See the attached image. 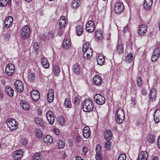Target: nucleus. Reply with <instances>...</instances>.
Wrapping results in <instances>:
<instances>
[{"mask_svg": "<svg viewBox=\"0 0 160 160\" xmlns=\"http://www.w3.org/2000/svg\"><path fill=\"white\" fill-rule=\"evenodd\" d=\"M82 108L84 112H90L93 108V103L89 99H85L82 102Z\"/></svg>", "mask_w": 160, "mask_h": 160, "instance_id": "nucleus-1", "label": "nucleus"}, {"mask_svg": "<svg viewBox=\"0 0 160 160\" xmlns=\"http://www.w3.org/2000/svg\"><path fill=\"white\" fill-rule=\"evenodd\" d=\"M124 118L125 115L123 109L118 108L117 110L115 116L116 122L119 124L122 123L124 121Z\"/></svg>", "mask_w": 160, "mask_h": 160, "instance_id": "nucleus-2", "label": "nucleus"}, {"mask_svg": "<svg viewBox=\"0 0 160 160\" xmlns=\"http://www.w3.org/2000/svg\"><path fill=\"white\" fill-rule=\"evenodd\" d=\"M30 31L29 27L27 25L23 27L21 32V38L23 39H26L28 38L30 33Z\"/></svg>", "mask_w": 160, "mask_h": 160, "instance_id": "nucleus-3", "label": "nucleus"}, {"mask_svg": "<svg viewBox=\"0 0 160 160\" xmlns=\"http://www.w3.org/2000/svg\"><path fill=\"white\" fill-rule=\"evenodd\" d=\"M6 123L11 130L16 129L18 127V122L14 119L9 118L7 120Z\"/></svg>", "mask_w": 160, "mask_h": 160, "instance_id": "nucleus-4", "label": "nucleus"}, {"mask_svg": "<svg viewBox=\"0 0 160 160\" xmlns=\"http://www.w3.org/2000/svg\"><path fill=\"white\" fill-rule=\"evenodd\" d=\"M124 9V5L122 3L117 2L114 5V10L115 12L117 14L120 13L122 12Z\"/></svg>", "mask_w": 160, "mask_h": 160, "instance_id": "nucleus-5", "label": "nucleus"}, {"mask_svg": "<svg viewBox=\"0 0 160 160\" xmlns=\"http://www.w3.org/2000/svg\"><path fill=\"white\" fill-rule=\"evenodd\" d=\"M14 66L12 63L8 64L6 67L5 72L8 76L12 75L15 72Z\"/></svg>", "mask_w": 160, "mask_h": 160, "instance_id": "nucleus-6", "label": "nucleus"}, {"mask_svg": "<svg viewBox=\"0 0 160 160\" xmlns=\"http://www.w3.org/2000/svg\"><path fill=\"white\" fill-rule=\"evenodd\" d=\"M94 98L95 102L99 105H102L105 102L104 97L101 94H96L94 96Z\"/></svg>", "mask_w": 160, "mask_h": 160, "instance_id": "nucleus-7", "label": "nucleus"}, {"mask_svg": "<svg viewBox=\"0 0 160 160\" xmlns=\"http://www.w3.org/2000/svg\"><path fill=\"white\" fill-rule=\"evenodd\" d=\"M23 153L24 152L22 150L15 151L13 153V158L16 160H19L22 157Z\"/></svg>", "mask_w": 160, "mask_h": 160, "instance_id": "nucleus-8", "label": "nucleus"}, {"mask_svg": "<svg viewBox=\"0 0 160 160\" xmlns=\"http://www.w3.org/2000/svg\"><path fill=\"white\" fill-rule=\"evenodd\" d=\"M86 30L89 32H93L95 29V24L92 21H89L88 22L86 25Z\"/></svg>", "mask_w": 160, "mask_h": 160, "instance_id": "nucleus-9", "label": "nucleus"}, {"mask_svg": "<svg viewBox=\"0 0 160 160\" xmlns=\"http://www.w3.org/2000/svg\"><path fill=\"white\" fill-rule=\"evenodd\" d=\"M16 88L17 91L19 92H22L24 89L23 85L22 82L19 80H16L14 83Z\"/></svg>", "mask_w": 160, "mask_h": 160, "instance_id": "nucleus-10", "label": "nucleus"}, {"mask_svg": "<svg viewBox=\"0 0 160 160\" xmlns=\"http://www.w3.org/2000/svg\"><path fill=\"white\" fill-rule=\"evenodd\" d=\"M147 30V26L145 25H142L139 27L138 31V35L139 36L144 35Z\"/></svg>", "mask_w": 160, "mask_h": 160, "instance_id": "nucleus-11", "label": "nucleus"}, {"mask_svg": "<svg viewBox=\"0 0 160 160\" xmlns=\"http://www.w3.org/2000/svg\"><path fill=\"white\" fill-rule=\"evenodd\" d=\"M67 22L68 20L65 18L64 17H61L59 20V28H65Z\"/></svg>", "mask_w": 160, "mask_h": 160, "instance_id": "nucleus-12", "label": "nucleus"}, {"mask_svg": "<svg viewBox=\"0 0 160 160\" xmlns=\"http://www.w3.org/2000/svg\"><path fill=\"white\" fill-rule=\"evenodd\" d=\"M54 91L52 89H49L47 93V98L48 101L49 102H52L54 99Z\"/></svg>", "mask_w": 160, "mask_h": 160, "instance_id": "nucleus-13", "label": "nucleus"}, {"mask_svg": "<svg viewBox=\"0 0 160 160\" xmlns=\"http://www.w3.org/2000/svg\"><path fill=\"white\" fill-rule=\"evenodd\" d=\"M157 94V91L154 88L150 90L149 95L150 101H153L156 99Z\"/></svg>", "mask_w": 160, "mask_h": 160, "instance_id": "nucleus-14", "label": "nucleus"}, {"mask_svg": "<svg viewBox=\"0 0 160 160\" xmlns=\"http://www.w3.org/2000/svg\"><path fill=\"white\" fill-rule=\"evenodd\" d=\"M91 133V131L88 126H86L83 128V135L84 138H89L90 136Z\"/></svg>", "mask_w": 160, "mask_h": 160, "instance_id": "nucleus-15", "label": "nucleus"}, {"mask_svg": "<svg viewBox=\"0 0 160 160\" xmlns=\"http://www.w3.org/2000/svg\"><path fill=\"white\" fill-rule=\"evenodd\" d=\"M5 91L8 96L12 97L14 95V91L12 88L10 86H7L5 87Z\"/></svg>", "mask_w": 160, "mask_h": 160, "instance_id": "nucleus-16", "label": "nucleus"}, {"mask_svg": "<svg viewBox=\"0 0 160 160\" xmlns=\"http://www.w3.org/2000/svg\"><path fill=\"white\" fill-rule=\"evenodd\" d=\"M154 119L156 123H158L160 122V109H158L154 112Z\"/></svg>", "mask_w": 160, "mask_h": 160, "instance_id": "nucleus-17", "label": "nucleus"}, {"mask_svg": "<svg viewBox=\"0 0 160 160\" xmlns=\"http://www.w3.org/2000/svg\"><path fill=\"white\" fill-rule=\"evenodd\" d=\"M13 19L11 16H8L6 18L4 21V24L7 28H9L12 24Z\"/></svg>", "mask_w": 160, "mask_h": 160, "instance_id": "nucleus-18", "label": "nucleus"}, {"mask_svg": "<svg viewBox=\"0 0 160 160\" xmlns=\"http://www.w3.org/2000/svg\"><path fill=\"white\" fill-rule=\"evenodd\" d=\"M153 0H145L143 3V7L146 10L150 9L152 6Z\"/></svg>", "mask_w": 160, "mask_h": 160, "instance_id": "nucleus-19", "label": "nucleus"}, {"mask_svg": "<svg viewBox=\"0 0 160 160\" xmlns=\"http://www.w3.org/2000/svg\"><path fill=\"white\" fill-rule=\"evenodd\" d=\"M105 59L104 56L102 54H99L97 57V61L98 64L100 65H102L104 62Z\"/></svg>", "mask_w": 160, "mask_h": 160, "instance_id": "nucleus-20", "label": "nucleus"}, {"mask_svg": "<svg viewBox=\"0 0 160 160\" xmlns=\"http://www.w3.org/2000/svg\"><path fill=\"white\" fill-rule=\"evenodd\" d=\"M93 81L95 84L97 85H100L102 82L101 77L99 75H96L93 78Z\"/></svg>", "mask_w": 160, "mask_h": 160, "instance_id": "nucleus-21", "label": "nucleus"}, {"mask_svg": "<svg viewBox=\"0 0 160 160\" xmlns=\"http://www.w3.org/2000/svg\"><path fill=\"white\" fill-rule=\"evenodd\" d=\"M71 44L70 40L68 38H65L63 41L62 46L64 48L67 49L69 48Z\"/></svg>", "mask_w": 160, "mask_h": 160, "instance_id": "nucleus-22", "label": "nucleus"}, {"mask_svg": "<svg viewBox=\"0 0 160 160\" xmlns=\"http://www.w3.org/2000/svg\"><path fill=\"white\" fill-rule=\"evenodd\" d=\"M41 62L43 67L45 68H48L49 66V63L47 58L45 57L41 58Z\"/></svg>", "mask_w": 160, "mask_h": 160, "instance_id": "nucleus-23", "label": "nucleus"}, {"mask_svg": "<svg viewBox=\"0 0 160 160\" xmlns=\"http://www.w3.org/2000/svg\"><path fill=\"white\" fill-rule=\"evenodd\" d=\"M72 70L76 74H79L81 71L80 65L77 63L74 64L73 66Z\"/></svg>", "mask_w": 160, "mask_h": 160, "instance_id": "nucleus-24", "label": "nucleus"}, {"mask_svg": "<svg viewBox=\"0 0 160 160\" xmlns=\"http://www.w3.org/2000/svg\"><path fill=\"white\" fill-rule=\"evenodd\" d=\"M105 138L107 140H110L112 136V132L109 130H107L104 132Z\"/></svg>", "mask_w": 160, "mask_h": 160, "instance_id": "nucleus-25", "label": "nucleus"}, {"mask_svg": "<svg viewBox=\"0 0 160 160\" xmlns=\"http://www.w3.org/2000/svg\"><path fill=\"white\" fill-rule=\"evenodd\" d=\"M83 29L81 25H78L76 27V32L77 35L80 36L82 35L83 32Z\"/></svg>", "mask_w": 160, "mask_h": 160, "instance_id": "nucleus-26", "label": "nucleus"}, {"mask_svg": "<svg viewBox=\"0 0 160 160\" xmlns=\"http://www.w3.org/2000/svg\"><path fill=\"white\" fill-rule=\"evenodd\" d=\"M52 71L54 75L57 77L59 75L60 70L58 66L54 65L53 67Z\"/></svg>", "mask_w": 160, "mask_h": 160, "instance_id": "nucleus-27", "label": "nucleus"}, {"mask_svg": "<svg viewBox=\"0 0 160 160\" xmlns=\"http://www.w3.org/2000/svg\"><path fill=\"white\" fill-rule=\"evenodd\" d=\"M43 141L46 143H51L53 142V138L50 136L48 135L44 137Z\"/></svg>", "mask_w": 160, "mask_h": 160, "instance_id": "nucleus-28", "label": "nucleus"}, {"mask_svg": "<svg viewBox=\"0 0 160 160\" xmlns=\"http://www.w3.org/2000/svg\"><path fill=\"white\" fill-rule=\"evenodd\" d=\"M148 154L147 151H141L138 156V157L147 159Z\"/></svg>", "mask_w": 160, "mask_h": 160, "instance_id": "nucleus-29", "label": "nucleus"}, {"mask_svg": "<svg viewBox=\"0 0 160 160\" xmlns=\"http://www.w3.org/2000/svg\"><path fill=\"white\" fill-rule=\"evenodd\" d=\"M20 105L22 108L24 110H28L30 108L29 106L25 101H21Z\"/></svg>", "mask_w": 160, "mask_h": 160, "instance_id": "nucleus-30", "label": "nucleus"}, {"mask_svg": "<svg viewBox=\"0 0 160 160\" xmlns=\"http://www.w3.org/2000/svg\"><path fill=\"white\" fill-rule=\"evenodd\" d=\"M65 107L67 108H71L72 107V104L70 100L68 98H66L64 102Z\"/></svg>", "mask_w": 160, "mask_h": 160, "instance_id": "nucleus-31", "label": "nucleus"}, {"mask_svg": "<svg viewBox=\"0 0 160 160\" xmlns=\"http://www.w3.org/2000/svg\"><path fill=\"white\" fill-rule=\"evenodd\" d=\"M79 0H73L72 2V6L74 9L77 8L79 5Z\"/></svg>", "mask_w": 160, "mask_h": 160, "instance_id": "nucleus-32", "label": "nucleus"}, {"mask_svg": "<svg viewBox=\"0 0 160 160\" xmlns=\"http://www.w3.org/2000/svg\"><path fill=\"white\" fill-rule=\"evenodd\" d=\"M58 122L61 125H63L65 123L66 121L64 117L62 116H59L58 118Z\"/></svg>", "mask_w": 160, "mask_h": 160, "instance_id": "nucleus-33", "label": "nucleus"}, {"mask_svg": "<svg viewBox=\"0 0 160 160\" xmlns=\"http://www.w3.org/2000/svg\"><path fill=\"white\" fill-rule=\"evenodd\" d=\"M35 122L42 127H44V123L42 120V119L40 118L37 117L35 119Z\"/></svg>", "mask_w": 160, "mask_h": 160, "instance_id": "nucleus-34", "label": "nucleus"}, {"mask_svg": "<svg viewBox=\"0 0 160 160\" xmlns=\"http://www.w3.org/2000/svg\"><path fill=\"white\" fill-rule=\"evenodd\" d=\"M117 50L119 54H122L123 52V48L122 45L121 43L118 44L117 47Z\"/></svg>", "mask_w": 160, "mask_h": 160, "instance_id": "nucleus-35", "label": "nucleus"}, {"mask_svg": "<svg viewBox=\"0 0 160 160\" xmlns=\"http://www.w3.org/2000/svg\"><path fill=\"white\" fill-rule=\"evenodd\" d=\"M35 133L36 136L38 138H41L42 137V132L39 129H35Z\"/></svg>", "mask_w": 160, "mask_h": 160, "instance_id": "nucleus-36", "label": "nucleus"}, {"mask_svg": "<svg viewBox=\"0 0 160 160\" xmlns=\"http://www.w3.org/2000/svg\"><path fill=\"white\" fill-rule=\"evenodd\" d=\"M147 140L148 142L150 143H152L155 141V136L152 134H150L148 136Z\"/></svg>", "mask_w": 160, "mask_h": 160, "instance_id": "nucleus-37", "label": "nucleus"}, {"mask_svg": "<svg viewBox=\"0 0 160 160\" xmlns=\"http://www.w3.org/2000/svg\"><path fill=\"white\" fill-rule=\"evenodd\" d=\"M35 75L34 73L33 72H29L28 76V79L29 81L32 82L34 80Z\"/></svg>", "mask_w": 160, "mask_h": 160, "instance_id": "nucleus-38", "label": "nucleus"}, {"mask_svg": "<svg viewBox=\"0 0 160 160\" xmlns=\"http://www.w3.org/2000/svg\"><path fill=\"white\" fill-rule=\"evenodd\" d=\"M90 43L89 42H86L83 45L82 48V52H85L87 50H88L89 48H91L89 47Z\"/></svg>", "mask_w": 160, "mask_h": 160, "instance_id": "nucleus-39", "label": "nucleus"}, {"mask_svg": "<svg viewBox=\"0 0 160 160\" xmlns=\"http://www.w3.org/2000/svg\"><path fill=\"white\" fill-rule=\"evenodd\" d=\"M95 37L98 41L99 40H101L103 38V36L100 31H97L95 33Z\"/></svg>", "mask_w": 160, "mask_h": 160, "instance_id": "nucleus-40", "label": "nucleus"}, {"mask_svg": "<svg viewBox=\"0 0 160 160\" xmlns=\"http://www.w3.org/2000/svg\"><path fill=\"white\" fill-rule=\"evenodd\" d=\"M112 146L111 142L110 140H107V141L105 142L104 147L106 149L109 150L110 149Z\"/></svg>", "mask_w": 160, "mask_h": 160, "instance_id": "nucleus-41", "label": "nucleus"}, {"mask_svg": "<svg viewBox=\"0 0 160 160\" xmlns=\"http://www.w3.org/2000/svg\"><path fill=\"white\" fill-rule=\"evenodd\" d=\"M42 158L41 155L40 153H37L32 158V160H40Z\"/></svg>", "mask_w": 160, "mask_h": 160, "instance_id": "nucleus-42", "label": "nucleus"}, {"mask_svg": "<svg viewBox=\"0 0 160 160\" xmlns=\"http://www.w3.org/2000/svg\"><path fill=\"white\" fill-rule=\"evenodd\" d=\"M136 82L137 85L139 87H141L143 83L142 79L140 77H138L136 79Z\"/></svg>", "mask_w": 160, "mask_h": 160, "instance_id": "nucleus-43", "label": "nucleus"}, {"mask_svg": "<svg viewBox=\"0 0 160 160\" xmlns=\"http://www.w3.org/2000/svg\"><path fill=\"white\" fill-rule=\"evenodd\" d=\"M33 46L34 48V52L37 54L38 52L39 48L38 43L36 42H34Z\"/></svg>", "mask_w": 160, "mask_h": 160, "instance_id": "nucleus-44", "label": "nucleus"}, {"mask_svg": "<svg viewBox=\"0 0 160 160\" xmlns=\"http://www.w3.org/2000/svg\"><path fill=\"white\" fill-rule=\"evenodd\" d=\"M58 146L59 148H62L65 146V144L64 142L62 140H58Z\"/></svg>", "mask_w": 160, "mask_h": 160, "instance_id": "nucleus-45", "label": "nucleus"}, {"mask_svg": "<svg viewBox=\"0 0 160 160\" xmlns=\"http://www.w3.org/2000/svg\"><path fill=\"white\" fill-rule=\"evenodd\" d=\"M40 97V94H35L31 95V98L35 102L38 101Z\"/></svg>", "mask_w": 160, "mask_h": 160, "instance_id": "nucleus-46", "label": "nucleus"}, {"mask_svg": "<svg viewBox=\"0 0 160 160\" xmlns=\"http://www.w3.org/2000/svg\"><path fill=\"white\" fill-rule=\"evenodd\" d=\"M96 154H101V147L99 145H97L96 148Z\"/></svg>", "mask_w": 160, "mask_h": 160, "instance_id": "nucleus-47", "label": "nucleus"}, {"mask_svg": "<svg viewBox=\"0 0 160 160\" xmlns=\"http://www.w3.org/2000/svg\"><path fill=\"white\" fill-rule=\"evenodd\" d=\"M8 3L7 0H0V6L4 7L6 6Z\"/></svg>", "mask_w": 160, "mask_h": 160, "instance_id": "nucleus-48", "label": "nucleus"}, {"mask_svg": "<svg viewBox=\"0 0 160 160\" xmlns=\"http://www.w3.org/2000/svg\"><path fill=\"white\" fill-rule=\"evenodd\" d=\"M80 102V99L79 97H75L74 98V104L78 106L79 105Z\"/></svg>", "mask_w": 160, "mask_h": 160, "instance_id": "nucleus-49", "label": "nucleus"}, {"mask_svg": "<svg viewBox=\"0 0 160 160\" xmlns=\"http://www.w3.org/2000/svg\"><path fill=\"white\" fill-rule=\"evenodd\" d=\"M126 156L124 154H121L119 156L118 160H126Z\"/></svg>", "mask_w": 160, "mask_h": 160, "instance_id": "nucleus-50", "label": "nucleus"}, {"mask_svg": "<svg viewBox=\"0 0 160 160\" xmlns=\"http://www.w3.org/2000/svg\"><path fill=\"white\" fill-rule=\"evenodd\" d=\"M92 54H90L88 53H83V57L85 59H89Z\"/></svg>", "mask_w": 160, "mask_h": 160, "instance_id": "nucleus-51", "label": "nucleus"}, {"mask_svg": "<svg viewBox=\"0 0 160 160\" xmlns=\"http://www.w3.org/2000/svg\"><path fill=\"white\" fill-rule=\"evenodd\" d=\"M51 116L52 117H54L53 115V113L51 111H48L47 113L46 116L47 118L50 117Z\"/></svg>", "mask_w": 160, "mask_h": 160, "instance_id": "nucleus-52", "label": "nucleus"}, {"mask_svg": "<svg viewBox=\"0 0 160 160\" xmlns=\"http://www.w3.org/2000/svg\"><path fill=\"white\" fill-rule=\"evenodd\" d=\"M10 35V33H4L3 34V37L5 40H8L9 39Z\"/></svg>", "mask_w": 160, "mask_h": 160, "instance_id": "nucleus-53", "label": "nucleus"}, {"mask_svg": "<svg viewBox=\"0 0 160 160\" xmlns=\"http://www.w3.org/2000/svg\"><path fill=\"white\" fill-rule=\"evenodd\" d=\"M47 118L48 122L50 124L52 125L54 123L55 119L54 117H52L51 118Z\"/></svg>", "mask_w": 160, "mask_h": 160, "instance_id": "nucleus-54", "label": "nucleus"}, {"mask_svg": "<svg viewBox=\"0 0 160 160\" xmlns=\"http://www.w3.org/2000/svg\"><path fill=\"white\" fill-rule=\"evenodd\" d=\"M59 28V29L58 32L57 34L58 36H61L64 30V28Z\"/></svg>", "mask_w": 160, "mask_h": 160, "instance_id": "nucleus-55", "label": "nucleus"}, {"mask_svg": "<svg viewBox=\"0 0 160 160\" xmlns=\"http://www.w3.org/2000/svg\"><path fill=\"white\" fill-rule=\"evenodd\" d=\"M160 54V50L158 49H155L153 52V53L152 55H157L159 56Z\"/></svg>", "mask_w": 160, "mask_h": 160, "instance_id": "nucleus-56", "label": "nucleus"}, {"mask_svg": "<svg viewBox=\"0 0 160 160\" xmlns=\"http://www.w3.org/2000/svg\"><path fill=\"white\" fill-rule=\"evenodd\" d=\"M159 57L157 55H152V61H156L159 58Z\"/></svg>", "mask_w": 160, "mask_h": 160, "instance_id": "nucleus-57", "label": "nucleus"}, {"mask_svg": "<svg viewBox=\"0 0 160 160\" xmlns=\"http://www.w3.org/2000/svg\"><path fill=\"white\" fill-rule=\"evenodd\" d=\"M96 160H102V157L101 154H97L96 155Z\"/></svg>", "mask_w": 160, "mask_h": 160, "instance_id": "nucleus-58", "label": "nucleus"}, {"mask_svg": "<svg viewBox=\"0 0 160 160\" xmlns=\"http://www.w3.org/2000/svg\"><path fill=\"white\" fill-rule=\"evenodd\" d=\"M40 39L43 41H44L46 39V37L45 35L42 33L40 35Z\"/></svg>", "mask_w": 160, "mask_h": 160, "instance_id": "nucleus-59", "label": "nucleus"}, {"mask_svg": "<svg viewBox=\"0 0 160 160\" xmlns=\"http://www.w3.org/2000/svg\"><path fill=\"white\" fill-rule=\"evenodd\" d=\"M130 59V55H129V54H128L126 56V62L128 63H129L130 62V61H129Z\"/></svg>", "mask_w": 160, "mask_h": 160, "instance_id": "nucleus-60", "label": "nucleus"}, {"mask_svg": "<svg viewBox=\"0 0 160 160\" xmlns=\"http://www.w3.org/2000/svg\"><path fill=\"white\" fill-rule=\"evenodd\" d=\"M141 93L143 95H145L147 94V92L145 88H143L142 89Z\"/></svg>", "mask_w": 160, "mask_h": 160, "instance_id": "nucleus-61", "label": "nucleus"}, {"mask_svg": "<svg viewBox=\"0 0 160 160\" xmlns=\"http://www.w3.org/2000/svg\"><path fill=\"white\" fill-rule=\"evenodd\" d=\"M31 95L40 94L39 92L37 90H33L31 92Z\"/></svg>", "mask_w": 160, "mask_h": 160, "instance_id": "nucleus-62", "label": "nucleus"}, {"mask_svg": "<svg viewBox=\"0 0 160 160\" xmlns=\"http://www.w3.org/2000/svg\"><path fill=\"white\" fill-rule=\"evenodd\" d=\"M84 53V52H83ZM85 53H88L90 54H92V52L91 48H89L88 50H87L86 51H85Z\"/></svg>", "mask_w": 160, "mask_h": 160, "instance_id": "nucleus-63", "label": "nucleus"}, {"mask_svg": "<svg viewBox=\"0 0 160 160\" xmlns=\"http://www.w3.org/2000/svg\"><path fill=\"white\" fill-rule=\"evenodd\" d=\"M88 151V149L86 147H84L82 149V152L84 153V154H86Z\"/></svg>", "mask_w": 160, "mask_h": 160, "instance_id": "nucleus-64", "label": "nucleus"}]
</instances>
